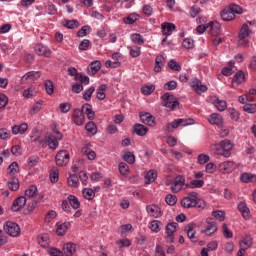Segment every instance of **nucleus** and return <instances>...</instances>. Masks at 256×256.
Segmentation results:
<instances>
[{
	"label": "nucleus",
	"mask_w": 256,
	"mask_h": 256,
	"mask_svg": "<svg viewBox=\"0 0 256 256\" xmlns=\"http://www.w3.org/2000/svg\"><path fill=\"white\" fill-rule=\"evenodd\" d=\"M233 150V142L229 139L220 141L219 144H212L210 151L214 155H221L222 157H231V151Z\"/></svg>",
	"instance_id": "obj_1"
},
{
	"label": "nucleus",
	"mask_w": 256,
	"mask_h": 256,
	"mask_svg": "<svg viewBox=\"0 0 256 256\" xmlns=\"http://www.w3.org/2000/svg\"><path fill=\"white\" fill-rule=\"evenodd\" d=\"M162 99V105L163 107H167L168 109H171L174 111V109H177L179 107V99L175 97V95L170 94L169 92L164 93L161 96Z\"/></svg>",
	"instance_id": "obj_2"
},
{
	"label": "nucleus",
	"mask_w": 256,
	"mask_h": 256,
	"mask_svg": "<svg viewBox=\"0 0 256 256\" xmlns=\"http://www.w3.org/2000/svg\"><path fill=\"white\" fill-rule=\"evenodd\" d=\"M197 197H199V193H189L187 197H184L181 200L182 207H184L185 209H191V207H195V205H197Z\"/></svg>",
	"instance_id": "obj_3"
},
{
	"label": "nucleus",
	"mask_w": 256,
	"mask_h": 256,
	"mask_svg": "<svg viewBox=\"0 0 256 256\" xmlns=\"http://www.w3.org/2000/svg\"><path fill=\"white\" fill-rule=\"evenodd\" d=\"M166 185H171V191L172 193H179L183 187H185V176L178 175L174 178V180L171 182H166Z\"/></svg>",
	"instance_id": "obj_4"
},
{
	"label": "nucleus",
	"mask_w": 256,
	"mask_h": 256,
	"mask_svg": "<svg viewBox=\"0 0 256 256\" xmlns=\"http://www.w3.org/2000/svg\"><path fill=\"white\" fill-rule=\"evenodd\" d=\"M4 231L10 237H18L21 234V228L15 222H6L4 224Z\"/></svg>",
	"instance_id": "obj_5"
},
{
	"label": "nucleus",
	"mask_w": 256,
	"mask_h": 256,
	"mask_svg": "<svg viewBox=\"0 0 256 256\" xmlns=\"http://www.w3.org/2000/svg\"><path fill=\"white\" fill-rule=\"evenodd\" d=\"M179 224L177 222H170L166 225V243H173L175 241V232Z\"/></svg>",
	"instance_id": "obj_6"
},
{
	"label": "nucleus",
	"mask_w": 256,
	"mask_h": 256,
	"mask_svg": "<svg viewBox=\"0 0 256 256\" xmlns=\"http://www.w3.org/2000/svg\"><path fill=\"white\" fill-rule=\"evenodd\" d=\"M69 159H70L69 151L60 150L55 157L56 165L58 167H65V165H68Z\"/></svg>",
	"instance_id": "obj_7"
},
{
	"label": "nucleus",
	"mask_w": 256,
	"mask_h": 256,
	"mask_svg": "<svg viewBox=\"0 0 256 256\" xmlns=\"http://www.w3.org/2000/svg\"><path fill=\"white\" fill-rule=\"evenodd\" d=\"M251 35V30L249 29V25L243 24L240 32H239V45H242L243 47H247V43H249L247 40V37Z\"/></svg>",
	"instance_id": "obj_8"
},
{
	"label": "nucleus",
	"mask_w": 256,
	"mask_h": 256,
	"mask_svg": "<svg viewBox=\"0 0 256 256\" xmlns=\"http://www.w3.org/2000/svg\"><path fill=\"white\" fill-rule=\"evenodd\" d=\"M206 228L203 230V233L207 235V237H211L213 233H217V223L213 221V218L209 217L206 219Z\"/></svg>",
	"instance_id": "obj_9"
},
{
	"label": "nucleus",
	"mask_w": 256,
	"mask_h": 256,
	"mask_svg": "<svg viewBox=\"0 0 256 256\" xmlns=\"http://www.w3.org/2000/svg\"><path fill=\"white\" fill-rule=\"evenodd\" d=\"M72 122L75 123V125H78V127H81L83 123H85V114L81 112V109H75L72 113Z\"/></svg>",
	"instance_id": "obj_10"
},
{
	"label": "nucleus",
	"mask_w": 256,
	"mask_h": 256,
	"mask_svg": "<svg viewBox=\"0 0 256 256\" xmlns=\"http://www.w3.org/2000/svg\"><path fill=\"white\" fill-rule=\"evenodd\" d=\"M26 204H27V198H25V196H20L13 201L11 209L12 211H15V212L21 211V209H23Z\"/></svg>",
	"instance_id": "obj_11"
},
{
	"label": "nucleus",
	"mask_w": 256,
	"mask_h": 256,
	"mask_svg": "<svg viewBox=\"0 0 256 256\" xmlns=\"http://www.w3.org/2000/svg\"><path fill=\"white\" fill-rule=\"evenodd\" d=\"M140 120L144 125H148L149 127H155V117L151 115L149 112L141 113Z\"/></svg>",
	"instance_id": "obj_12"
},
{
	"label": "nucleus",
	"mask_w": 256,
	"mask_h": 256,
	"mask_svg": "<svg viewBox=\"0 0 256 256\" xmlns=\"http://www.w3.org/2000/svg\"><path fill=\"white\" fill-rule=\"evenodd\" d=\"M177 29V27L175 26V24L171 23V22H163L161 24V33L162 35H173V32Z\"/></svg>",
	"instance_id": "obj_13"
},
{
	"label": "nucleus",
	"mask_w": 256,
	"mask_h": 256,
	"mask_svg": "<svg viewBox=\"0 0 256 256\" xmlns=\"http://www.w3.org/2000/svg\"><path fill=\"white\" fill-rule=\"evenodd\" d=\"M35 53L41 57H51V49L43 44H37L35 46Z\"/></svg>",
	"instance_id": "obj_14"
},
{
	"label": "nucleus",
	"mask_w": 256,
	"mask_h": 256,
	"mask_svg": "<svg viewBox=\"0 0 256 256\" xmlns=\"http://www.w3.org/2000/svg\"><path fill=\"white\" fill-rule=\"evenodd\" d=\"M146 211L150 217H155L159 219L161 217V208L155 204H150L146 207Z\"/></svg>",
	"instance_id": "obj_15"
},
{
	"label": "nucleus",
	"mask_w": 256,
	"mask_h": 256,
	"mask_svg": "<svg viewBox=\"0 0 256 256\" xmlns=\"http://www.w3.org/2000/svg\"><path fill=\"white\" fill-rule=\"evenodd\" d=\"M218 169L219 171H222V173H231V171H235V162H222L221 164L218 165Z\"/></svg>",
	"instance_id": "obj_16"
},
{
	"label": "nucleus",
	"mask_w": 256,
	"mask_h": 256,
	"mask_svg": "<svg viewBox=\"0 0 256 256\" xmlns=\"http://www.w3.org/2000/svg\"><path fill=\"white\" fill-rule=\"evenodd\" d=\"M41 77V72L39 71H31L26 73L22 78H21V83H25L26 81H37V79H40Z\"/></svg>",
	"instance_id": "obj_17"
},
{
	"label": "nucleus",
	"mask_w": 256,
	"mask_h": 256,
	"mask_svg": "<svg viewBox=\"0 0 256 256\" xmlns=\"http://www.w3.org/2000/svg\"><path fill=\"white\" fill-rule=\"evenodd\" d=\"M80 111L83 113V115H87L90 121H93V119H95V112H93V106H91V104L86 103L82 105Z\"/></svg>",
	"instance_id": "obj_18"
},
{
	"label": "nucleus",
	"mask_w": 256,
	"mask_h": 256,
	"mask_svg": "<svg viewBox=\"0 0 256 256\" xmlns=\"http://www.w3.org/2000/svg\"><path fill=\"white\" fill-rule=\"evenodd\" d=\"M191 86L194 91L198 93V95H201V93H205V91H207V86L203 85L199 79L192 80Z\"/></svg>",
	"instance_id": "obj_19"
},
{
	"label": "nucleus",
	"mask_w": 256,
	"mask_h": 256,
	"mask_svg": "<svg viewBox=\"0 0 256 256\" xmlns=\"http://www.w3.org/2000/svg\"><path fill=\"white\" fill-rule=\"evenodd\" d=\"M101 70V62L99 60H95L90 63V65L87 68V73L90 76L96 75V73H99Z\"/></svg>",
	"instance_id": "obj_20"
},
{
	"label": "nucleus",
	"mask_w": 256,
	"mask_h": 256,
	"mask_svg": "<svg viewBox=\"0 0 256 256\" xmlns=\"http://www.w3.org/2000/svg\"><path fill=\"white\" fill-rule=\"evenodd\" d=\"M242 83H245V73L239 70L232 79V87H239Z\"/></svg>",
	"instance_id": "obj_21"
},
{
	"label": "nucleus",
	"mask_w": 256,
	"mask_h": 256,
	"mask_svg": "<svg viewBox=\"0 0 256 256\" xmlns=\"http://www.w3.org/2000/svg\"><path fill=\"white\" fill-rule=\"evenodd\" d=\"M59 141H61V139L56 138L54 134H49L46 137V142L48 144V147L49 149H53V151H55V149L59 147Z\"/></svg>",
	"instance_id": "obj_22"
},
{
	"label": "nucleus",
	"mask_w": 256,
	"mask_h": 256,
	"mask_svg": "<svg viewBox=\"0 0 256 256\" xmlns=\"http://www.w3.org/2000/svg\"><path fill=\"white\" fill-rule=\"evenodd\" d=\"M213 105H215L217 111H225L227 109V101L219 99V97L214 96L211 99Z\"/></svg>",
	"instance_id": "obj_23"
},
{
	"label": "nucleus",
	"mask_w": 256,
	"mask_h": 256,
	"mask_svg": "<svg viewBox=\"0 0 256 256\" xmlns=\"http://www.w3.org/2000/svg\"><path fill=\"white\" fill-rule=\"evenodd\" d=\"M56 233L57 235H59L60 237H63V235H65V233H67V230L69 229V227H71V223L70 222H64V223H60L58 222L56 224Z\"/></svg>",
	"instance_id": "obj_24"
},
{
	"label": "nucleus",
	"mask_w": 256,
	"mask_h": 256,
	"mask_svg": "<svg viewBox=\"0 0 256 256\" xmlns=\"http://www.w3.org/2000/svg\"><path fill=\"white\" fill-rule=\"evenodd\" d=\"M133 133L138 135V137H145V135H147V133H149V128H147L143 124H135Z\"/></svg>",
	"instance_id": "obj_25"
},
{
	"label": "nucleus",
	"mask_w": 256,
	"mask_h": 256,
	"mask_svg": "<svg viewBox=\"0 0 256 256\" xmlns=\"http://www.w3.org/2000/svg\"><path fill=\"white\" fill-rule=\"evenodd\" d=\"M208 27H210V33L213 37H217L221 33V23L218 21L210 22Z\"/></svg>",
	"instance_id": "obj_26"
},
{
	"label": "nucleus",
	"mask_w": 256,
	"mask_h": 256,
	"mask_svg": "<svg viewBox=\"0 0 256 256\" xmlns=\"http://www.w3.org/2000/svg\"><path fill=\"white\" fill-rule=\"evenodd\" d=\"M211 125H217L218 127L223 125V116L219 113H213L208 119Z\"/></svg>",
	"instance_id": "obj_27"
},
{
	"label": "nucleus",
	"mask_w": 256,
	"mask_h": 256,
	"mask_svg": "<svg viewBox=\"0 0 256 256\" xmlns=\"http://www.w3.org/2000/svg\"><path fill=\"white\" fill-rule=\"evenodd\" d=\"M220 17L222 21H233V19H235V14H233L230 8H225L221 10Z\"/></svg>",
	"instance_id": "obj_28"
},
{
	"label": "nucleus",
	"mask_w": 256,
	"mask_h": 256,
	"mask_svg": "<svg viewBox=\"0 0 256 256\" xmlns=\"http://www.w3.org/2000/svg\"><path fill=\"white\" fill-rule=\"evenodd\" d=\"M27 129H29V125L27 123H22L21 125H14L12 127V134L13 135H23V133L27 132Z\"/></svg>",
	"instance_id": "obj_29"
},
{
	"label": "nucleus",
	"mask_w": 256,
	"mask_h": 256,
	"mask_svg": "<svg viewBox=\"0 0 256 256\" xmlns=\"http://www.w3.org/2000/svg\"><path fill=\"white\" fill-rule=\"evenodd\" d=\"M107 88V84H101L96 90V99H98L99 101H105L107 97L105 91H107Z\"/></svg>",
	"instance_id": "obj_30"
},
{
	"label": "nucleus",
	"mask_w": 256,
	"mask_h": 256,
	"mask_svg": "<svg viewBox=\"0 0 256 256\" xmlns=\"http://www.w3.org/2000/svg\"><path fill=\"white\" fill-rule=\"evenodd\" d=\"M63 251H64L63 254L65 256H73V253H75L77 251V245L69 242V243L64 245Z\"/></svg>",
	"instance_id": "obj_31"
},
{
	"label": "nucleus",
	"mask_w": 256,
	"mask_h": 256,
	"mask_svg": "<svg viewBox=\"0 0 256 256\" xmlns=\"http://www.w3.org/2000/svg\"><path fill=\"white\" fill-rule=\"evenodd\" d=\"M205 185L204 180L194 179L190 183L185 184L186 189H199Z\"/></svg>",
	"instance_id": "obj_32"
},
{
	"label": "nucleus",
	"mask_w": 256,
	"mask_h": 256,
	"mask_svg": "<svg viewBox=\"0 0 256 256\" xmlns=\"http://www.w3.org/2000/svg\"><path fill=\"white\" fill-rule=\"evenodd\" d=\"M240 249H244L247 251L253 245V238L251 236H245L240 242Z\"/></svg>",
	"instance_id": "obj_33"
},
{
	"label": "nucleus",
	"mask_w": 256,
	"mask_h": 256,
	"mask_svg": "<svg viewBox=\"0 0 256 256\" xmlns=\"http://www.w3.org/2000/svg\"><path fill=\"white\" fill-rule=\"evenodd\" d=\"M163 61H165V57H163V55H158L155 58V65H154L155 73H161V69L163 68Z\"/></svg>",
	"instance_id": "obj_34"
},
{
	"label": "nucleus",
	"mask_w": 256,
	"mask_h": 256,
	"mask_svg": "<svg viewBox=\"0 0 256 256\" xmlns=\"http://www.w3.org/2000/svg\"><path fill=\"white\" fill-rule=\"evenodd\" d=\"M156 179H157V171L155 170H149L145 175V183L147 185L155 182Z\"/></svg>",
	"instance_id": "obj_35"
},
{
	"label": "nucleus",
	"mask_w": 256,
	"mask_h": 256,
	"mask_svg": "<svg viewBox=\"0 0 256 256\" xmlns=\"http://www.w3.org/2000/svg\"><path fill=\"white\" fill-rule=\"evenodd\" d=\"M238 210L240 211L244 219H249V208L247 207V204L245 202H240L238 204Z\"/></svg>",
	"instance_id": "obj_36"
},
{
	"label": "nucleus",
	"mask_w": 256,
	"mask_h": 256,
	"mask_svg": "<svg viewBox=\"0 0 256 256\" xmlns=\"http://www.w3.org/2000/svg\"><path fill=\"white\" fill-rule=\"evenodd\" d=\"M63 27L66 29H77L79 27V21L77 20H64L62 21Z\"/></svg>",
	"instance_id": "obj_37"
},
{
	"label": "nucleus",
	"mask_w": 256,
	"mask_h": 256,
	"mask_svg": "<svg viewBox=\"0 0 256 256\" xmlns=\"http://www.w3.org/2000/svg\"><path fill=\"white\" fill-rule=\"evenodd\" d=\"M68 202L73 209H79L81 207V202H79V199L75 195H69Z\"/></svg>",
	"instance_id": "obj_38"
},
{
	"label": "nucleus",
	"mask_w": 256,
	"mask_h": 256,
	"mask_svg": "<svg viewBox=\"0 0 256 256\" xmlns=\"http://www.w3.org/2000/svg\"><path fill=\"white\" fill-rule=\"evenodd\" d=\"M242 183H253V181H256V175H253L251 173H244L240 177Z\"/></svg>",
	"instance_id": "obj_39"
},
{
	"label": "nucleus",
	"mask_w": 256,
	"mask_h": 256,
	"mask_svg": "<svg viewBox=\"0 0 256 256\" xmlns=\"http://www.w3.org/2000/svg\"><path fill=\"white\" fill-rule=\"evenodd\" d=\"M82 195H83L84 199H87L88 201L95 199V192L91 188L83 189Z\"/></svg>",
	"instance_id": "obj_40"
},
{
	"label": "nucleus",
	"mask_w": 256,
	"mask_h": 256,
	"mask_svg": "<svg viewBox=\"0 0 256 256\" xmlns=\"http://www.w3.org/2000/svg\"><path fill=\"white\" fill-rule=\"evenodd\" d=\"M8 187H9L10 191H18L19 190V179L12 178L10 181H8Z\"/></svg>",
	"instance_id": "obj_41"
},
{
	"label": "nucleus",
	"mask_w": 256,
	"mask_h": 256,
	"mask_svg": "<svg viewBox=\"0 0 256 256\" xmlns=\"http://www.w3.org/2000/svg\"><path fill=\"white\" fill-rule=\"evenodd\" d=\"M85 129L88 133H91V135L97 134V124H95L93 121L88 122L85 126Z\"/></svg>",
	"instance_id": "obj_42"
},
{
	"label": "nucleus",
	"mask_w": 256,
	"mask_h": 256,
	"mask_svg": "<svg viewBox=\"0 0 256 256\" xmlns=\"http://www.w3.org/2000/svg\"><path fill=\"white\" fill-rule=\"evenodd\" d=\"M161 225H162L161 221L153 220L150 222V229L154 233H159V231H161Z\"/></svg>",
	"instance_id": "obj_43"
},
{
	"label": "nucleus",
	"mask_w": 256,
	"mask_h": 256,
	"mask_svg": "<svg viewBox=\"0 0 256 256\" xmlns=\"http://www.w3.org/2000/svg\"><path fill=\"white\" fill-rule=\"evenodd\" d=\"M228 9H230L233 15H243V8L237 4H230Z\"/></svg>",
	"instance_id": "obj_44"
},
{
	"label": "nucleus",
	"mask_w": 256,
	"mask_h": 256,
	"mask_svg": "<svg viewBox=\"0 0 256 256\" xmlns=\"http://www.w3.org/2000/svg\"><path fill=\"white\" fill-rule=\"evenodd\" d=\"M89 33H91V26L85 25L77 32V37H87Z\"/></svg>",
	"instance_id": "obj_45"
},
{
	"label": "nucleus",
	"mask_w": 256,
	"mask_h": 256,
	"mask_svg": "<svg viewBox=\"0 0 256 256\" xmlns=\"http://www.w3.org/2000/svg\"><path fill=\"white\" fill-rule=\"evenodd\" d=\"M212 217H214V219H217L220 222H223L225 221V211L215 210L212 212Z\"/></svg>",
	"instance_id": "obj_46"
},
{
	"label": "nucleus",
	"mask_w": 256,
	"mask_h": 256,
	"mask_svg": "<svg viewBox=\"0 0 256 256\" xmlns=\"http://www.w3.org/2000/svg\"><path fill=\"white\" fill-rule=\"evenodd\" d=\"M139 15L132 13L130 15H128L127 17H125L123 19L124 23H126V25H133V23H135L138 19Z\"/></svg>",
	"instance_id": "obj_47"
},
{
	"label": "nucleus",
	"mask_w": 256,
	"mask_h": 256,
	"mask_svg": "<svg viewBox=\"0 0 256 256\" xmlns=\"http://www.w3.org/2000/svg\"><path fill=\"white\" fill-rule=\"evenodd\" d=\"M19 173V163L17 162H12L9 166H8V175H15Z\"/></svg>",
	"instance_id": "obj_48"
},
{
	"label": "nucleus",
	"mask_w": 256,
	"mask_h": 256,
	"mask_svg": "<svg viewBox=\"0 0 256 256\" xmlns=\"http://www.w3.org/2000/svg\"><path fill=\"white\" fill-rule=\"evenodd\" d=\"M123 159L129 165H133L135 163V155L133 153H131L130 151L124 153Z\"/></svg>",
	"instance_id": "obj_49"
},
{
	"label": "nucleus",
	"mask_w": 256,
	"mask_h": 256,
	"mask_svg": "<svg viewBox=\"0 0 256 256\" xmlns=\"http://www.w3.org/2000/svg\"><path fill=\"white\" fill-rule=\"evenodd\" d=\"M74 79H75V81H78V83H81V85H89L88 76H85L82 73L77 74Z\"/></svg>",
	"instance_id": "obj_50"
},
{
	"label": "nucleus",
	"mask_w": 256,
	"mask_h": 256,
	"mask_svg": "<svg viewBox=\"0 0 256 256\" xmlns=\"http://www.w3.org/2000/svg\"><path fill=\"white\" fill-rule=\"evenodd\" d=\"M93 93H95V87L94 86L90 87L89 89H87L83 92V100L84 101H91V97H92Z\"/></svg>",
	"instance_id": "obj_51"
},
{
	"label": "nucleus",
	"mask_w": 256,
	"mask_h": 256,
	"mask_svg": "<svg viewBox=\"0 0 256 256\" xmlns=\"http://www.w3.org/2000/svg\"><path fill=\"white\" fill-rule=\"evenodd\" d=\"M37 195V186L31 185L26 191H25V196L28 197L29 199L35 197Z\"/></svg>",
	"instance_id": "obj_52"
},
{
	"label": "nucleus",
	"mask_w": 256,
	"mask_h": 256,
	"mask_svg": "<svg viewBox=\"0 0 256 256\" xmlns=\"http://www.w3.org/2000/svg\"><path fill=\"white\" fill-rule=\"evenodd\" d=\"M131 40L133 41V43H137V45H143V43H145L143 36H141V34L139 33L132 34Z\"/></svg>",
	"instance_id": "obj_53"
},
{
	"label": "nucleus",
	"mask_w": 256,
	"mask_h": 256,
	"mask_svg": "<svg viewBox=\"0 0 256 256\" xmlns=\"http://www.w3.org/2000/svg\"><path fill=\"white\" fill-rule=\"evenodd\" d=\"M91 47V41H89L88 39H84L80 42L78 49H80V51H89Z\"/></svg>",
	"instance_id": "obj_54"
},
{
	"label": "nucleus",
	"mask_w": 256,
	"mask_h": 256,
	"mask_svg": "<svg viewBox=\"0 0 256 256\" xmlns=\"http://www.w3.org/2000/svg\"><path fill=\"white\" fill-rule=\"evenodd\" d=\"M68 185L70 187H78L79 178L75 174L70 175V177L68 178Z\"/></svg>",
	"instance_id": "obj_55"
},
{
	"label": "nucleus",
	"mask_w": 256,
	"mask_h": 256,
	"mask_svg": "<svg viewBox=\"0 0 256 256\" xmlns=\"http://www.w3.org/2000/svg\"><path fill=\"white\" fill-rule=\"evenodd\" d=\"M181 123H183V119L174 120L172 123L167 124V131H171V129H177L180 127Z\"/></svg>",
	"instance_id": "obj_56"
},
{
	"label": "nucleus",
	"mask_w": 256,
	"mask_h": 256,
	"mask_svg": "<svg viewBox=\"0 0 256 256\" xmlns=\"http://www.w3.org/2000/svg\"><path fill=\"white\" fill-rule=\"evenodd\" d=\"M45 89H46V93L48 95H53L55 88H54L53 82L51 80L45 81Z\"/></svg>",
	"instance_id": "obj_57"
},
{
	"label": "nucleus",
	"mask_w": 256,
	"mask_h": 256,
	"mask_svg": "<svg viewBox=\"0 0 256 256\" xmlns=\"http://www.w3.org/2000/svg\"><path fill=\"white\" fill-rule=\"evenodd\" d=\"M118 169L119 173H121L122 175H127L129 173V165H127V163L125 162H120Z\"/></svg>",
	"instance_id": "obj_58"
},
{
	"label": "nucleus",
	"mask_w": 256,
	"mask_h": 256,
	"mask_svg": "<svg viewBox=\"0 0 256 256\" xmlns=\"http://www.w3.org/2000/svg\"><path fill=\"white\" fill-rule=\"evenodd\" d=\"M165 201L167 205H170L171 207H173V205L177 203V196L173 194H168L166 195Z\"/></svg>",
	"instance_id": "obj_59"
},
{
	"label": "nucleus",
	"mask_w": 256,
	"mask_h": 256,
	"mask_svg": "<svg viewBox=\"0 0 256 256\" xmlns=\"http://www.w3.org/2000/svg\"><path fill=\"white\" fill-rule=\"evenodd\" d=\"M222 233L226 239H231L233 237V232L229 230V228L227 227V223H224L222 225Z\"/></svg>",
	"instance_id": "obj_60"
},
{
	"label": "nucleus",
	"mask_w": 256,
	"mask_h": 256,
	"mask_svg": "<svg viewBox=\"0 0 256 256\" xmlns=\"http://www.w3.org/2000/svg\"><path fill=\"white\" fill-rule=\"evenodd\" d=\"M245 113H256V104L246 103L243 107Z\"/></svg>",
	"instance_id": "obj_61"
},
{
	"label": "nucleus",
	"mask_w": 256,
	"mask_h": 256,
	"mask_svg": "<svg viewBox=\"0 0 256 256\" xmlns=\"http://www.w3.org/2000/svg\"><path fill=\"white\" fill-rule=\"evenodd\" d=\"M168 67L173 71H181V65H179V63H177V61H175L174 59H171L168 62Z\"/></svg>",
	"instance_id": "obj_62"
},
{
	"label": "nucleus",
	"mask_w": 256,
	"mask_h": 256,
	"mask_svg": "<svg viewBox=\"0 0 256 256\" xmlns=\"http://www.w3.org/2000/svg\"><path fill=\"white\" fill-rule=\"evenodd\" d=\"M155 91V85H150V86H144L141 88V92L143 95H151Z\"/></svg>",
	"instance_id": "obj_63"
},
{
	"label": "nucleus",
	"mask_w": 256,
	"mask_h": 256,
	"mask_svg": "<svg viewBox=\"0 0 256 256\" xmlns=\"http://www.w3.org/2000/svg\"><path fill=\"white\" fill-rule=\"evenodd\" d=\"M48 254L50 256H64L63 251H61L57 248H50L48 251Z\"/></svg>",
	"instance_id": "obj_64"
}]
</instances>
